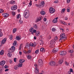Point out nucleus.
<instances>
[{
  "label": "nucleus",
  "mask_w": 74,
  "mask_h": 74,
  "mask_svg": "<svg viewBox=\"0 0 74 74\" xmlns=\"http://www.w3.org/2000/svg\"><path fill=\"white\" fill-rule=\"evenodd\" d=\"M35 70L34 71V72L35 73L37 74V73H38V69H37V68H36Z\"/></svg>",
  "instance_id": "obj_22"
},
{
  "label": "nucleus",
  "mask_w": 74,
  "mask_h": 74,
  "mask_svg": "<svg viewBox=\"0 0 74 74\" xmlns=\"http://www.w3.org/2000/svg\"><path fill=\"white\" fill-rule=\"evenodd\" d=\"M16 30H17V28H14L13 30V33H15L16 32Z\"/></svg>",
  "instance_id": "obj_25"
},
{
  "label": "nucleus",
  "mask_w": 74,
  "mask_h": 74,
  "mask_svg": "<svg viewBox=\"0 0 74 74\" xmlns=\"http://www.w3.org/2000/svg\"><path fill=\"white\" fill-rule=\"evenodd\" d=\"M2 15L4 17H7V16H8L9 15L7 13H4L2 14Z\"/></svg>",
  "instance_id": "obj_15"
},
{
  "label": "nucleus",
  "mask_w": 74,
  "mask_h": 74,
  "mask_svg": "<svg viewBox=\"0 0 74 74\" xmlns=\"http://www.w3.org/2000/svg\"><path fill=\"white\" fill-rule=\"evenodd\" d=\"M65 9L64 8L62 10V11L64 12V11H65Z\"/></svg>",
  "instance_id": "obj_56"
},
{
  "label": "nucleus",
  "mask_w": 74,
  "mask_h": 74,
  "mask_svg": "<svg viewBox=\"0 0 74 74\" xmlns=\"http://www.w3.org/2000/svg\"><path fill=\"white\" fill-rule=\"evenodd\" d=\"M63 60H60L59 61V62L57 63L58 64V65L62 64V63H63Z\"/></svg>",
  "instance_id": "obj_18"
},
{
  "label": "nucleus",
  "mask_w": 74,
  "mask_h": 74,
  "mask_svg": "<svg viewBox=\"0 0 74 74\" xmlns=\"http://www.w3.org/2000/svg\"><path fill=\"white\" fill-rule=\"evenodd\" d=\"M16 59L15 58L14 59V62H16Z\"/></svg>",
  "instance_id": "obj_64"
},
{
  "label": "nucleus",
  "mask_w": 74,
  "mask_h": 74,
  "mask_svg": "<svg viewBox=\"0 0 74 74\" xmlns=\"http://www.w3.org/2000/svg\"><path fill=\"white\" fill-rule=\"evenodd\" d=\"M16 38V40H21V38H20V37L18 36H17Z\"/></svg>",
  "instance_id": "obj_27"
},
{
  "label": "nucleus",
  "mask_w": 74,
  "mask_h": 74,
  "mask_svg": "<svg viewBox=\"0 0 74 74\" xmlns=\"http://www.w3.org/2000/svg\"><path fill=\"white\" fill-rule=\"evenodd\" d=\"M32 5V1H30V2L28 5V7H31Z\"/></svg>",
  "instance_id": "obj_24"
},
{
  "label": "nucleus",
  "mask_w": 74,
  "mask_h": 74,
  "mask_svg": "<svg viewBox=\"0 0 74 74\" xmlns=\"http://www.w3.org/2000/svg\"><path fill=\"white\" fill-rule=\"evenodd\" d=\"M65 64L66 66H69V62H67L66 61L65 62Z\"/></svg>",
  "instance_id": "obj_37"
},
{
  "label": "nucleus",
  "mask_w": 74,
  "mask_h": 74,
  "mask_svg": "<svg viewBox=\"0 0 74 74\" xmlns=\"http://www.w3.org/2000/svg\"><path fill=\"white\" fill-rule=\"evenodd\" d=\"M30 45L31 47H34V44L32 43H30Z\"/></svg>",
  "instance_id": "obj_38"
},
{
  "label": "nucleus",
  "mask_w": 74,
  "mask_h": 74,
  "mask_svg": "<svg viewBox=\"0 0 74 74\" xmlns=\"http://www.w3.org/2000/svg\"><path fill=\"white\" fill-rule=\"evenodd\" d=\"M4 68H5V69H7V68H8V66L7 65H5L4 66Z\"/></svg>",
  "instance_id": "obj_48"
},
{
  "label": "nucleus",
  "mask_w": 74,
  "mask_h": 74,
  "mask_svg": "<svg viewBox=\"0 0 74 74\" xmlns=\"http://www.w3.org/2000/svg\"><path fill=\"white\" fill-rule=\"evenodd\" d=\"M27 57L28 59H32V56L30 55H28Z\"/></svg>",
  "instance_id": "obj_23"
},
{
  "label": "nucleus",
  "mask_w": 74,
  "mask_h": 74,
  "mask_svg": "<svg viewBox=\"0 0 74 74\" xmlns=\"http://www.w3.org/2000/svg\"><path fill=\"white\" fill-rule=\"evenodd\" d=\"M58 51V49H53L52 50V52L53 53H56Z\"/></svg>",
  "instance_id": "obj_14"
},
{
  "label": "nucleus",
  "mask_w": 74,
  "mask_h": 74,
  "mask_svg": "<svg viewBox=\"0 0 74 74\" xmlns=\"http://www.w3.org/2000/svg\"><path fill=\"white\" fill-rule=\"evenodd\" d=\"M7 41V39H6V38H4L1 42V43L4 44L5 42H6V41Z\"/></svg>",
  "instance_id": "obj_13"
},
{
  "label": "nucleus",
  "mask_w": 74,
  "mask_h": 74,
  "mask_svg": "<svg viewBox=\"0 0 74 74\" xmlns=\"http://www.w3.org/2000/svg\"><path fill=\"white\" fill-rule=\"evenodd\" d=\"M23 64L22 63H19V64L18 65V67H21V66H22Z\"/></svg>",
  "instance_id": "obj_29"
},
{
  "label": "nucleus",
  "mask_w": 74,
  "mask_h": 74,
  "mask_svg": "<svg viewBox=\"0 0 74 74\" xmlns=\"http://www.w3.org/2000/svg\"><path fill=\"white\" fill-rule=\"evenodd\" d=\"M51 30L53 32H55V28H52L51 29Z\"/></svg>",
  "instance_id": "obj_50"
},
{
  "label": "nucleus",
  "mask_w": 74,
  "mask_h": 74,
  "mask_svg": "<svg viewBox=\"0 0 74 74\" xmlns=\"http://www.w3.org/2000/svg\"><path fill=\"white\" fill-rule=\"evenodd\" d=\"M49 64L51 66H54L55 65V62L54 61H51L49 63Z\"/></svg>",
  "instance_id": "obj_4"
},
{
  "label": "nucleus",
  "mask_w": 74,
  "mask_h": 74,
  "mask_svg": "<svg viewBox=\"0 0 74 74\" xmlns=\"http://www.w3.org/2000/svg\"><path fill=\"white\" fill-rule=\"evenodd\" d=\"M33 30H34V28L31 27L29 29V31L30 32H32V31H33Z\"/></svg>",
  "instance_id": "obj_36"
},
{
  "label": "nucleus",
  "mask_w": 74,
  "mask_h": 74,
  "mask_svg": "<svg viewBox=\"0 0 74 74\" xmlns=\"http://www.w3.org/2000/svg\"><path fill=\"white\" fill-rule=\"evenodd\" d=\"M40 4H42V5H44L45 4V2H44V1H42L40 3Z\"/></svg>",
  "instance_id": "obj_39"
},
{
  "label": "nucleus",
  "mask_w": 74,
  "mask_h": 74,
  "mask_svg": "<svg viewBox=\"0 0 74 74\" xmlns=\"http://www.w3.org/2000/svg\"><path fill=\"white\" fill-rule=\"evenodd\" d=\"M3 36V33L2 32H0V37H1Z\"/></svg>",
  "instance_id": "obj_46"
},
{
  "label": "nucleus",
  "mask_w": 74,
  "mask_h": 74,
  "mask_svg": "<svg viewBox=\"0 0 74 74\" xmlns=\"http://www.w3.org/2000/svg\"><path fill=\"white\" fill-rule=\"evenodd\" d=\"M58 1H54L55 3H58Z\"/></svg>",
  "instance_id": "obj_60"
},
{
  "label": "nucleus",
  "mask_w": 74,
  "mask_h": 74,
  "mask_svg": "<svg viewBox=\"0 0 74 74\" xmlns=\"http://www.w3.org/2000/svg\"><path fill=\"white\" fill-rule=\"evenodd\" d=\"M21 17V15L18 14L17 16V19H18L19 18Z\"/></svg>",
  "instance_id": "obj_43"
},
{
  "label": "nucleus",
  "mask_w": 74,
  "mask_h": 74,
  "mask_svg": "<svg viewBox=\"0 0 74 74\" xmlns=\"http://www.w3.org/2000/svg\"><path fill=\"white\" fill-rule=\"evenodd\" d=\"M21 48H22V45H20V46L19 49H20V50H21Z\"/></svg>",
  "instance_id": "obj_49"
},
{
  "label": "nucleus",
  "mask_w": 74,
  "mask_h": 74,
  "mask_svg": "<svg viewBox=\"0 0 74 74\" xmlns=\"http://www.w3.org/2000/svg\"><path fill=\"white\" fill-rule=\"evenodd\" d=\"M67 12H70V9H67Z\"/></svg>",
  "instance_id": "obj_54"
},
{
  "label": "nucleus",
  "mask_w": 74,
  "mask_h": 74,
  "mask_svg": "<svg viewBox=\"0 0 74 74\" xmlns=\"http://www.w3.org/2000/svg\"><path fill=\"white\" fill-rule=\"evenodd\" d=\"M4 54V51L1 50L0 53V55H3Z\"/></svg>",
  "instance_id": "obj_30"
},
{
  "label": "nucleus",
  "mask_w": 74,
  "mask_h": 74,
  "mask_svg": "<svg viewBox=\"0 0 74 74\" xmlns=\"http://www.w3.org/2000/svg\"><path fill=\"white\" fill-rule=\"evenodd\" d=\"M31 52L32 51L31 50H29L27 51V53H31Z\"/></svg>",
  "instance_id": "obj_41"
},
{
  "label": "nucleus",
  "mask_w": 74,
  "mask_h": 74,
  "mask_svg": "<svg viewBox=\"0 0 74 74\" xmlns=\"http://www.w3.org/2000/svg\"><path fill=\"white\" fill-rule=\"evenodd\" d=\"M69 52H70V53H73V50H70V51H69Z\"/></svg>",
  "instance_id": "obj_51"
},
{
  "label": "nucleus",
  "mask_w": 74,
  "mask_h": 74,
  "mask_svg": "<svg viewBox=\"0 0 74 74\" xmlns=\"http://www.w3.org/2000/svg\"><path fill=\"white\" fill-rule=\"evenodd\" d=\"M14 69L15 70H17L18 69V66L17 65H16L14 66Z\"/></svg>",
  "instance_id": "obj_40"
},
{
  "label": "nucleus",
  "mask_w": 74,
  "mask_h": 74,
  "mask_svg": "<svg viewBox=\"0 0 74 74\" xmlns=\"http://www.w3.org/2000/svg\"><path fill=\"white\" fill-rule=\"evenodd\" d=\"M47 38L48 39H51V36L49 35V36L47 37Z\"/></svg>",
  "instance_id": "obj_47"
},
{
  "label": "nucleus",
  "mask_w": 74,
  "mask_h": 74,
  "mask_svg": "<svg viewBox=\"0 0 74 74\" xmlns=\"http://www.w3.org/2000/svg\"><path fill=\"white\" fill-rule=\"evenodd\" d=\"M11 9L12 10L14 11V10H15L17 9V6L16 5H14L12 7Z\"/></svg>",
  "instance_id": "obj_5"
},
{
  "label": "nucleus",
  "mask_w": 74,
  "mask_h": 74,
  "mask_svg": "<svg viewBox=\"0 0 74 74\" xmlns=\"http://www.w3.org/2000/svg\"><path fill=\"white\" fill-rule=\"evenodd\" d=\"M23 52L25 53V54H27V51H26L24 50L23 51Z\"/></svg>",
  "instance_id": "obj_42"
},
{
  "label": "nucleus",
  "mask_w": 74,
  "mask_h": 74,
  "mask_svg": "<svg viewBox=\"0 0 74 74\" xmlns=\"http://www.w3.org/2000/svg\"><path fill=\"white\" fill-rule=\"evenodd\" d=\"M40 32L38 31H37L36 32V35L37 36H40Z\"/></svg>",
  "instance_id": "obj_17"
},
{
  "label": "nucleus",
  "mask_w": 74,
  "mask_h": 74,
  "mask_svg": "<svg viewBox=\"0 0 74 74\" xmlns=\"http://www.w3.org/2000/svg\"><path fill=\"white\" fill-rule=\"evenodd\" d=\"M55 40L54 39H53L50 41V44L51 45H52V44H53L54 43H55Z\"/></svg>",
  "instance_id": "obj_12"
},
{
  "label": "nucleus",
  "mask_w": 74,
  "mask_h": 74,
  "mask_svg": "<svg viewBox=\"0 0 74 74\" xmlns=\"http://www.w3.org/2000/svg\"><path fill=\"white\" fill-rule=\"evenodd\" d=\"M34 27L36 29H37V28L38 27L37 26V25L35 24L34 25Z\"/></svg>",
  "instance_id": "obj_32"
},
{
  "label": "nucleus",
  "mask_w": 74,
  "mask_h": 74,
  "mask_svg": "<svg viewBox=\"0 0 74 74\" xmlns=\"http://www.w3.org/2000/svg\"><path fill=\"white\" fill-rule=\"evenodd\" d=\"M70 72H72V73H73V69H70Z\"/></svg>",
  "instance_id": "obj_45"
},
{
  "label": "nucleus",
  "mask_w": 74,
  "mask_h": 74,
  "mask_svg": "<svg viewBox=\"0 0 74 74\" xmlns=\"http://www.w3.org/2000/svg\"><path fill=\"white\" fill-rule=\"evenodd\" d=\"M35 53L36 54H38L39 53V50H36L35 52Z\"/></svg>",
  "instance_id": "obj_35"
},
{
  "label": "nucleus",
  "mask_w": 74,
  "mask_h": 74,
  "mask_svg": "<svg viewBox=\"0 0 74 74\" xmlns=\"http://www.w3.org/2000/svg\"><path fill=\"white\" fill-rule=\"evenodd\" d=\"M55 10L52 7H51L49 8V11L50 14H52L55 12Z\"/></svg>",
  "instance_id": "obj_2"
},
{
  "label": "nucleus",
  "mask_w": 74,
  "mask_h": 74,
  "mask_svg": "<svg viewBox=\"0 0 74 74\" xmlns=\"http://www.w3.org/2000/svg\"><path fill=\"white\" fill-rule=\"evenodd\" d=\"M71 0H67V3H70V1Z\"/></svg>",
  "instance_id": "obj_52"
},
{
  "label": "nucleus",
  "mask_w": 74,
  "mask_h": 74,
  "mask_svg": "<svg viewBox=\"0 0 74 74\" xmlns=\"http://www.w3.org/2000/svg\"><path fill=\"white\" fill-rule=\"evenodd\" d=\"M38 63L39 64H40V66H41V65L43 64V62H42V61L41 60V59L39 60L38 61Z\"/></svg>",
  "instance_id": "obj_8"
},
{
  "label": "nucleus",
  "mask_w": 74,
  "mask_h": 74,
  "mask_svg": "<svg viewBox=\"0 0 74 74\" xmlns=\"http://www.w3.org/2000/svg\"><path fill=\"white\" fill-rule=\"evenodd\" d=\"M5 71H9V69H6L5 70Z\"/></svg>",
  "instance_id": "obj_63"
},
{
  "label": "nucleus",
  "mask_w": 74,
  "mask_h": 74,
  "mask_svg": "<svg viewBox=\"0 0 74 74\" xmlns=\"http://www.w3.org/2000/svg\"><path fill=\"white\" fill-rule=\"evenodd\" d=\"M12 51L11 50V48L10 49L9 52V53L7 54V55L9 57H11V52H12Z\"/></svg>",
  "instance_id": "obj_6"
},
{
  "label": "nucleus",
  "mask_w": 74,
  "mask_h": 74,
  "mask_svg": "<svg viewBox=\"0 0 74 74\" xmlns=\"http://www.w3.org/2000/svg\"><path fill=\"white\" fill-rule=\"evenodd\" d=\"M10 3L11 4H14L15 3V2L13 1H10Z\"/></svg>",
  "instance_id": "obj_31"
},
{
  "label": "nucleus",
  "mask_w": 74,
  "mask_h": 74,
  "mask_svg": "<svg viewBox=\"0 0 74 74\" xmlns=\"http://www.w3.org/2000/svg\"><path fill=\"white\" fill-rule=\"evenodd\" d=\"M9 62L10 64H12V60H10Z\"/></svg>",
  "instance_id": "obj_59"
},
{
  "label": "nucleus",
  "mask_w": 74,
  "mask_h": 74,
  "mask_svg": "<svg viewBox=\"0 0 74 74\" xmlns=\"http://www.w3.org/2000/svg\"><path fill=\"white\" fill-rule=\"evenodd\" d=\"M57 39H58V38L57 37H55V39H54L56 41V40H57Z\"/></svg>",
  "instance_id": "obj_61"
},
{
  "label": "nucleus",
  "mask_w": 74,
  "mask_h": 74,
  "mask_svg": "<svg viewBox=\"0 0 74 74\" xmlns=\"http://www.w3.org/2000/svg\"><path fill=\"white\" fill-rule=\"evenodd\" d=\"M15 47L14 46H12L11 47V50L12 51V50H13V51H14L15 50Z\"/></svg>",
  "instance_id": "obj_34"
},
{
  "label": "nucleus",
  "mask_w": 74,
  "mask_h": 74,
  "mask_svg": "<svg viewBox=\"0 0 74 74\" xmlns=\"http://www.w3.org/2000/svg\"><path fill=\"white\" fill-rule=\"evenodd\" d=\"M33 32H34V33H36V30L35 29H34L33 30Z\"/></svg>",
  "instance_id": "obj_62"
},
{
  "label": "nucleus",
  "mask_w": 74,
  "mask_h": 74,
  "mask_svg": "<svg viewBox=\"0 0 74 74\" xmlns=\"http://www.w3.org/2000/svg\"><path fill=\"white\" fill-rule=\"evenodd\" d=\"M19 23H20V24H22V23H23V21L21 19V18L19 20Z\"/></svg>",
  "instance_id": "obj_33"
},
{
  "label": "nucleus",
  "mask_w": 74,
  "mask_h": 74,
  "mask_svg": "<svg viewBox=\"0 0 74 74\" xmlns=\"http://www.w3.org/2000/svg\"><path fill=\"white\" fill-rule=\"evenodd\" d=\"M34 66L36 67V68H37V67H38V65L37 64H35L34 65Z\"/></svg>",
  "instance_id": "obj_57"
},
{
  "label": "nucleus",
  "mask_w": 74,
  "mask_h": 74,
  "mask_svg": "<svg viewBox=\"0 0 74 74\" xmlns=\"http://www.w3.org/2000/svg\"><path fill=\"white\" fill-rule=\"evenodd\" d=\"M67 53V52L65 51H61L60 52V55H65Z\"/></svg>",
  "instance_id": "obj_3"
},
{
  "label": "nucleus",
  "mask_w": 74,
  "mask_h": 74,
  "mask_svg": "<svg viewBox=\"0 0 74 74\" xmlns=\"http://www.w3.org/2000/svg\"><path fill=\"white\" fill-rule=\"evenodd\" d=\"M12 35H11L10 37V40H12Z\"/></svg>",
  "instance_id": "obj_55"
},
{
  "label": "nucleus",
  "mask_w": 74,
  "mask_h": 74,
  "mask_svg": "<svg viewBox=\"0 0 74 74\" xmlns=\"http://www.w3.org/2000/svg\"><path fill=\"white\" fill-rule=\"evenodd\" d=\"M25 48H27V49H29L30 48V46L29 43H27L25 45Z\"/></svg>",
  "instance_id": "obj_19"
},
{
  "label": "nucleus",
  "mask_w": 74,
  "mask_h": 74,
  "mask_svg": "<svg viewBox=\"0 0 74 74\" xmlns=\"http://www.w3.org/2000/svg\"><path fill=\"white\" fill-rule=\"evenodd\" d=\"M58 18L57 17L55 18H54L53 20V23H57V22H58Z\"/></svg>",
  "instance_id": "obj_10"
},
{
  "label": "nucleus",
  "mask_w": 74,
  "mask_h": 74,
  "mask_svg": "<svg viewBox=\"0 0 74 74\" xmlns=\"http://www.w3.org/2000/svg\"><path fill=\"white\" fill-rule=\"evenodd\" d=\"M44 7V6L43 5H42L41 4V3H40L39 5V8H42V7Z\"/></svg>",
  "instance_id": "obj_28"
},
{
  "label": "nucleus",
  "mask_w": 74,
  "mask_h": 74,
  "mask_svg": "<svg viewBox=\"0 0 74 74\" xmlns=\"http://www.w3.org/2000/svg\"><path fill=\"white\" fill-rule=\"evenodd\" d=\"M40 13L41 15H44L45 14V12L43 11H41L40 12Z\"/></svg>",
  "instance_id": "obj_21"
},
{
  "label": "nucleus",
  "mask_w": 74,
  "mask_h": 74,
  "mask_svg": "<svg viewBox=\"0 0 74 74\" xmlns=\"http://www.w3.org/2000/svg\"><path fill=\"white\" fill-rule=\"evenodd\" d=\"M5 63V61H1L0 62V64L1 66H4Z\"/></svg>",
  "instance_id": "obj_9"
},
{
  "label": "nucleus",
  "mask_w": 74,
  "mask_h": 74,
  "mask_svg": "<svg viewBox=\"0 0 74 74\" xmlns=\"http://www.w3.org/2000/svg\"><path fill=\"white\" fill-rule=\"evenodd\" d=\"M42 19V17H38L37 19L36 20V22H40V21H41V20Z\"/></svg>",
  "instance_id": "obj_11"
},
{
  "label": "nucleus",
  "mask_w": 74,
  "mask_h": 74,
  "mask_svg": "<svg viewBox=\"0 0 74 74\" xmlns=\"http://www.w3.org/2000/svg\"><path fill=\"white\" fill-rule=\"evenodd\" d=\"M65 37V34L63 33L61 34L60 36V38H63L65 39H66V38H67L65 37Z\"/></svg>",
  "instance_id": "obj_7"
},
{
  "label": "nucleus",
  "mask_w": 74,
  "mask_h": 74,
  "mask_svg": "<svg viewBox=\"0 0 74 74\" xmlns=\"http://www.w3.org/2000/svg\"><path fill=\"white\" fill-rule=\"evenodd\" d=\"M25 61V60H20L19 61L20 63H23Z\"/></svg>",
  "instance_id": "obj_26"
},
{
  "label": "nucleus",
  "mask_w": 74,
  "mask_h": 74,
  "mask_svg": "<svg viewBox=\"0 0 74 74\" xmlns=\"http://www.w3.org/2000/svg\"><path fill=\"white\" fill-rule=\"evenodd\" d=\"M40 50L41 52H45V49L44 48H41L40 49Z\"/></svg>",
  "instance_id": "obj_16"
},
{
  "label": "nucleus",
  "mask_w": 74,
  "mask_h": 74,
  "mask_svg": "<svg viewBox=\"0 0 74 74\" xmlns=\"http://www.w3.org/2000/svg\"><path fill=\"white\" fill-rule=\"evenodd\" d=\"M12 15H15V13L14 12H12Z\"/></svg>",
  "instance_id": "obj_53"
},
{
  "label": "nucleus",
  "mask_w": 74,
  "mask_h": 74,
  "mask_svg": "<svg viewBox=\"0 0 74 74\" xmlns=\"http://www.w3.org/2000/svg\"><path fill=\"white\" fill-rule=\"evenodd\" d=\"M43 21H45V22L47 21V18H44L43 19Z\"/></svg>",
  "instance_id": "obj_58"
},
{
  "label": "nucleus",
  "mask_w": 74,
  "mask_h": 74,
  "mask_svg": "<svg viewBox=\"0 0 74 74\" xmlns=\"http://www.w3.org/2000/svg\"><path fill=\"white\" fill-rule=\"evenodd\" d=\"M60 38V40H59V41L60 42H62V41H64V40H66V39H65L64 38Z\"/></svg>",
  "instance_id": "obj_20"
},
{
  "label": "nucleus",
  "mask_w": 74,
  "mask_h": 74,
  "mask_svg": "<svg viewBox=\"0 0 74 74\" xmlns=\"http://www.w3.org/2000/svg\"><path fill=\"white\" fill-rule=\"evenodd\" d=\"M29 11L28 10H25L24 13V16L25 18H28L29 17Z\"/></svg>",
  "instance_id": "obj_1"
},
{
  "label": "nucleus",
  "mask_w": 74,
  "mask_h": 74,
  "mask_svg": "<svg viewBox=\"0 0 74 74\" xmlns=\"http://www.w3.org/2000/svg\"><path fill=\"white\" fill-rule=\"evenodd\" d=\"M4 11L3 9H0V13H2Z\"/></svg>",
  "instance_id": "obj_44"
}]
</instances>
